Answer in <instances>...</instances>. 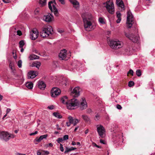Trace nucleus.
Returning <instances> with one entry per match:
<instances>
[{
  "instance_id": "f257e3e1",
  "label": "nucleus",
  "mask_w": 155,
  "mask_h": 155,
  "mask_svg": "<svg viewBox=\"0 0 155 155\" xmlns=\"http://www.w3.org/2000/svg\"><path fill=\"white\" fill-rule=\"evenodd\" d=\"M83 19L84 26L86 30H89L92 26V23L94 21L91 14L89 12L83 13L81 15Z\"/></svg>"
},
{
  "instance_id": "f03ea898",
  "label": "nucleus",
  "mask_w": 155,
  "mask_h": 155,
  "mask_svg": "<svg viewBox=\"0 0 155 155\" xmlns=\"http://www.w3.org/2000/svg\"><path fill=\"white\" fill-rule=\"evenodd\" d=\"M61 100L63 104H66L67 108L69 109H74V107L79 105L80 103L75 98L68 101V97L66 96L62 97Z\"/></svg>"
},
{
  "instance_id": "7ed1b4c3",
  "label": "nucleus",
  "mask_w": 155,
  "mask_h": 155,
  "mask_svg": "<svg viewBox=\"0 0 155 155\" xmlns=\"http://www.w3.org/2000/svg\"><path fill=\"white\" fill-rule=\"evenodd\" d=\"M108 43L111 48L114 49H118L122 47L121 42L119 41L110 40L107 39Z\"/></svg>"
},
{
  "instance_id": "20e7f679",
  "label": "nucleus",
  "mask_w": 155,
  "mask_h": 155,
  "mask_svg": "<svg viewBox=\"0 0 155 155\" xmlns=\"http://www.w3.org/2000/svg\"><path fill=\"white\" fill-rule=\"evenodd\" d=\"M53 31L52 28L51 26L46 27L44 28L40 32V36L43 38L48 37L49 34H51Z\"/></svg>"
},
{
  "instance_id": "39448f33",
  "label": "nucleus",
  "mask_w": 155,
  "mask_h": 155,
  "mask_svg": "<svg viewBox=\"0 0 155 155\" xmlns=\"http://www.w3.org/2000/svg\"><path fill=\"white\" fill-rule=\"evenodd\" d=\"M127 24L128 28H130L134 23L133 15L130 11L127 12Z\"/></svg>"
},
{
  "instance_id": "423d86ee",
  "label": "nucleus",
  "mask_w": 155,
  "mask_h": 155,
  "mask_svg": "<svg viewBox=\"0 0 155 155\" xmlns=\"http://www.w3.org/2000/svg\"><path fill=\"white\" fill-rule=\"evenodd\" d=\"M104 4L106 5L105 6L109 13L112 14L114 13V9L113 2L110 1H107L106 3H104Z\"/></svg>"
},
{
  "instance_id": "0eeeda50",
  "label": "nucleus",
  "mask_w": 155,
  "mask_h": 155,
  "mask_svg": "<svg viewBox=\"0 0 155 155\" xmlns=\"http://www.w3.org/2000/svg\"><path fill=\"white\" fill-rule=\"evenodd\" d=\"M97 131L99 135L102 138L104 137V134L105 132V128L103 126L101 125L97 126Z\"/></svg>"
},
{
  "instance_id": "6e6552de",
  "label": "nucleus",
  "mask_w": 155,
  "mask_h": 155,
  "mask_svg": "<svg viewBox=\"0 0 155 155\" xmlns=\"http://www.w3.org/2000/svg\"><path fill=\"white\" fill-rule=\"evenodd\" d=\"M124 34L127 38L132 41L136 43L138 41V38L133 34H129L125 32Z\"/></svg>"
},
{
  "instance_id": "1a4fd4ad",
  "label": "nucleus",
  "mask_w": 155,
  "mask_h": 155,
  "mask_svg": "<svg viewBox=\"0 0 155 155\" xmlns=\"http://www.w3.org/2000/svg\"><path fill=\"white\" fill-rule=\"evenodd\" d=\"M61 91L57 87H53L51 91V95L52 97H55L59 95L61 93Z\"/></svg>"
},
{
  "instance_id": "9d476101",
  "label": "nucleus",
  "mask_w": 155,
  "mask_h": 155,
  "mask_svg": "<svg viewBox=\"0 0 155 155\" xmlns=\"http://www.w3.org/2000/svg\"><path fill=\"white\" fill-rule=\"evenodd\" d=\"M80 88L79 87L74 88L71 93V95L74 97H78L80 95Z\"/></svg>"
},
{
  "instance_id": "9b49d317",
  "label": "nucleus",
  "mask_w": 155,
  "mask_h": 155,
  "mask_svg": "<svg viewBox=\"0 0 155 155\" xmlns=\"http://www.w3.org/2000/svg\"><path fill=\"white\" fill-rule=\"evenodd\" d=\"M8 135L9 134L7 132L2 131L0 134V138L7 141L9 140Z\"/></svg>"
},
{
  "instance_id": "f8f14e48",
  "label": "nucleus",
  "mask_w": 155,
  "mask_h": 155,
  "mask_svg": "<svg viewBox=\"0 0 155 155\" xmlns=\"http://www.w3.org/2000/svg\"><path fill=\"white\" fill-rule=\"evenodd\" d=\"M67 51L65 49L61 50L59 54V57L60 60H65L66 58Z\"/></svg>"
},
{
  "instance_id": "ddd939ff",
  "label": "nucleus",
  "mask_w": 155,
  "mask_h": 155,
  "mask_svg": "<svg viewBox=\"0 0 155 155\" xmlns=\"http://www.w3.org/2000/svg\"><path fill=\"white\" fill-rule=\"evenodd\" d=\"M30 33L32 40H35L38 38V34L37 30H33Z\"/></svg>"
},
{
  "instance_id": "4468645a",
  "label": "nucleus",
  "mask_w": 155,
  "mask_h": 155,
  "mask_svg": "<svg viewBox=\"0 0 155 155\" xmlns=\"http://www.w3.org/2000/svg\"><path fill=\"white\" fill-rule=\"evenodd\" d=\"M53 18L54 17L53 15L50 14H48L47 15H45L43 19L45 21L49 22L52 21Z\"/></svg>"
},
{
  "instance_id": "2eb2a0df",
  "label": "nucleus",
  "mask_w": 155,
  "mask_h": 155,
  "mask_svg": "<svg viewBox=\"0 0 155 155\" xmlns=\"http://www.w3.org/2000/svg\"><path fill=\"white\" fill-rule=\"evenodd\" d=\"M38 75V73L34 71H29L28 75V78H33Z\"/></svg>"
},
{
  "instance_id": "dca6fc26",
  "label": "nucleus",
  "mask_w": 155,
  "mask_h": 155,
  "mask_svg": "<svg viewBox=\"0 0 155 155\" xmlns=\"http://www.w3.org/2000/svg\"><path fill=\"white\" fill-rule=\"evenodd\" d=\"M38 87L40 89L43 90L45 89L46 85L43 81H39L38 82Z\"/></svg>"
},
{
  "instance_id": "f3484780",
  "label": "nucleus",
  "mask_w": 155,
  "mask_h": 155,
  "mask_svg": "<svg viewBox=\"0 0 155 155\" xmlns=\"http://www.w3.org/2000/svg\"><path fill=\"white\" fill-rule=\"evenodd\" d=\"M82 101L81 103L80 108L81 110L86 109L87 107L86 101L83 98L82 99Z\"/></svg>"
},
{
  "instance_id": "a211bd4d",
  "label": "nucleus",
  "mask_w": 155,
  "mask_h": 155,
  "mask_svg": "<svg viewBox=\"0 0 155 155\" xmlns=\"http://www.w3.org/2000/svg\"><path fill=\"white\" fill-rule=\"evenodd\" d=\"M47 137L48 135L47 134L41 135L40 136L39 138H38V137H36V138L35 139V140L37 142H39L43 139L46 138Z\"/></svg>"
},
{
  "instance_id": "6ab92c4d",
  "label": "nucleus",
  "mask_w": 155,
  "mask_h": 155,
  "mask_svg": "<svg viewBox=\"0 0 155 155\" xmlns=\"http://www.w3.org/2000/svg\"><path fill=\"white\" fill-rule=\"evenodd\" d=\"M116 3L118 6L122 8H124V4L122 0H116Z\"/></svg>"
},
{
  "instance_id": "aec40b11",
  "label": "nucleus",
  "mask_w": 155,
  "mask_h": 155,
  "mask_svg": "<svg viewBox=\"0 0 155 155\" xmlns=\"http://www.w3.org/2000/svg\"><path fill=\"white\" fill-rule=\"evenodd\" d=\"M70 2L72 3L74 7H78L79 5V3L78 1L76 0H69Z\"/></svg>"
},
{
  "instance_id": "412c9836",
  "label": "nucleus",
  "mask_w": 155,
  "mask_h": 155,
  "mask_svg": "<svg viewBox=\"0 0 155 155\" xmlns=\"http://www.w3.org/2000/svg\"><path fill=\"white\" fill-rule=\"evenodd\" d=\"M52 7L53 9L52 12H54V14L56 16H58V10L56 8L54 4L52 5Z\"/></svg>"
},
{
  "instance_id": "4be33fe9",
  "label": "nucleus",
  "mask_w": 155,
  "mask_h": 155,
  "mask_svg": "<svg viewBox=\"0 0 155 155\" xmlns=\"http://www.w3.org/2000/svg\"><path fill=\"white\" fill-rule=\"evenodd\" d=\"M82 117L84 120L86 122L88 123L90 121V119L89 117L86 115H82Z\"/></svg>"
},
{
  "instance_id": "5701e85b",
  "label": "nucleus",
  "mask_w": 155,
  "mask_h": 155,
  "mask_svg": "<svg viewBox=\"0 0 155 155\" xmlns=\"http://www.w3.org/2000/svg\"><path fill=\"white\" fill-rule=\"evenodd\" d=\"M39 58V57L36 55L32 54L30 55L29 57L30 60H33L34 59H38Z\"/></svg>"
},
{
  "instance_id": "b1692460",
  "label": "nucleus",
  "mask_w": 155,
  "mask_h": 155,
  "mask_svg": "<svg viewBox=\"0 0 155 155\" xmlns=\"http://www.w3.org/2000/svg\"><path fill=\"white\" fill-rule=\"evenodd\" d=\"M54 4L55 5H56V3L55 0H54L53 1H51L48 2V7L51 11H52L53 9L51 5V4Z\"/></svg>"
},
{
  "instance_id": "393cba45",
  "label": "nucleus",
  "mask_w": 155,
  "mask_h": 155,
  "mask_svg": "<svg viewBox=\"0 0 155 155\" xmlns=\"http://www.w3.org/2000/svg\"><path fill=\"white\" fill-rule=\"evenodd\" d=\"M39 3L41 7H44L46 5V0H39Z\"/></svg>"
},
{
  "instance_id": "a878e982",
  "label": "nucleus",
  "mask_w": 155,
  "mask_h": 155,
  "mask_svg": "<svg viewBox=\"0 0 155 155\" xmlns=\"http://www.w3.org/2000/svg\"><path fill=\"white\" fill-rule=\"evenodd\" d=\"M76 149V148H74L73 147H71V148H68V147H66V150L64 151L65 153H67L68 152L71 151L73 150H74Z\"/></svg>"
},
{
  "instance_id": "bb28decb",
  "label": "nucleus",
  "mask_w": 155,
  "mask_h": 155,
  "mask_svg": "<svg viewBox=\"0 0 155 155\" xmlns=\"http://www.w3.org/2000/svg\"><path fill=\"white\" fill-rule=\"evenodd\" d=\"M41 63L40 62L38 61H35L32 64L33 66L36 67V68H38L41 65Z\"/></svg>"
},
{
  "instance_id": "cd10ccee",
  "label": "nucleus",
  "mask_w": 155,
  "mask_h": 155,
  "mask_svg": "<svg viewBox=\"0 0 155 155\" xmlns=\"http://www.w3.org/2000/svg\"><path fill=\"white\" fill-rule=\"evenodd\" d=\"M26 87L28 88L31 89L33 87V83L31 82H28L26 84Z\"/></svg>"
},
{
  "instance_id": "c85d7f7f",
  "label": "nucleus",
  "mask_w": 155,
  "mask_h": 155,
  "mask_svg": "<svg viewBox=\"0 0 155 155\" xmlns=\"http://www.w3.org/2000/svg\"><path fill=\"white\" fill-rule=\"evenodd\" d=\"M53 115L55 117L58 118H61L62 117V116L60 114L57 112H54L53 113Z\"/></svg>"
},
{
  "instance_id": "c756f323",
  "label": "nucleus",
  "mask_w": 155,
  "mask_h": 155,
  "mask_svg": "<svg viewBox=\"0 0 155 155\" xmlns=\"http://www.w3.org/2000/svg\"><path fill=\"white\" fill-rule=\"evenodd\" d=\"M25 42L23 40H21L19 42V47L20 48H22L25 45Z\"/></svg>"
},
{
  "instance_id": "7c9ffc66",
  "label": "nucleus",
  "mask_w": 155,
  "mask_h": 155,
  "mask_svg": "<svg viewBox=\"0 0 155 155\" xmlns=\"http://www.w3.org/2000/svg\"><path fill=\"white\" fill-rule=\"evenodd\" d=\"M141 72L140 70L138 69L136 70V74L137 76L138 77H140L141 75Z\"/></svg>"
},
{
  "instance_id": "2f4dec72",
  "label": "nucleus",
  "mask_w": 155,
  "mask_h": 155,
  "mask_svg": "<svg viewBox=\"0 0 155 155\" xmlns=\"http://www.w3.org/2000/svg\"><path fill=\"white\" fill-rule=\"evenodd\" d=\"M68 119L69 120V121L70 122L71 124H74V119H73L72 117L69 116L68 117Z\"/></svg>"
},
{
  "instance_id": "473e14b6",
  "label": "nucleus",
  "mask_w": 155,
  "mask_h": 155,
  "mask_svg": "<svg viewBox=\"0 0 155 155\" xmlns=\"http://www.w3.org/2000/svg\"><path fill=\"white\" fill-rule=\"evenodd\" d=\"M11 68L12 69V72L13 73V74L14 75L15 77L17 78V79L18 78V75L16 74L15 70H13L12 67H11Z\"/></svg>"
},
{
  "instance_id": "72a5a7b5",
  "label": "nucleus",
  "mask_w": 155,
  "mask_h": 155,
  "mask_svg": "<svg viewBox=\"0 0 155 155\" xmlns=\"http://www.w3.org/2000/svg\"><path fill=\"white\" fill-rule=\"evenodd\" d=\"M134 82L132 81H130L128 83V86L129 87H131L134 85Z\"/></svg>"
},
{
  "instance_id": "f704fd0d",
  "label": "nucleus",
  "mask_w": 155,
  "mask_h": 155,
  "mask_svg": "<svg viewBox=\"0 0 155 155\" xmlns=\"http://www.w3.org/2000/svg\"><path fill=\"white\" fill-rule=\"evenodd\" d=\"M134 71L132 69H130L127 72V76H129V74H130L132 76L133 75Z\"/></svg>"
},
{
  "instance_id": "c9c22d12",
  "label": "nucleus",
  "mask_w": 155,
  "mask_h": 155,
  "mask_svg": "<svg viewBox=\"0 0 155 155\" xmlns=\"http://www.w3.org/2000/svg\"><path fill=\"white\" fill-rule=\"evenodd\" d=\"M39 8H36L35 11V14L36 15H38L39 14Z\"/></svg>"
},
{
  "instance_id": "e433bc0d",
  "label": "nucleus",
  "mask_w": 155,
  "mask_h": 155,
  "mask_svg": "<svg viewBox=\"0 0 155 155\" xmlns=\"http://www.w3.org/2000/svg\"><path fill=\"white\" fill-rule=\"evenodd\" d=\"M64 140L62 138H58L57 140V141L58 143H62Z\"/></svg>"
},
{
  "instance_id": "4c0bfd02",
  "label": "nucleus",
  "mask_w": 155,
  "mask_h": 155,
  "mask_svg": "<svg viewBox=\"0 0 155 155\" xmlns=\"http://www.w3.org/2000/svg\"><path fill=\"white\" fill-rule=\"evenodd\" d=\"M100 115L98 114H97L95 116V120H99L100 118Z\"/></svg>"
},
{
  "instance_id": "58836bf2",
  "label": "nucleus",
  "mask_w": 155,
  "mask_h": 155,
  "mask_svg": "<svg viewBox=\"0 0 155 155\" xmlns=\"http://www.w3.org/2000/svg\"><path fill=\"white\" fill-rule=\"evenodd\" d=\"M22 61L21 60H19L18 61V67L20 68H21V67L22 66Z\"/></svg>"
},
{
  "instance_id": "ea45409f",
  "label": "nucleus",
  "mask_w": 155,
  "mask_h": 155,
  "mask_svg": "<svg viewBox=\"0 0 155 155\" xmlns=\"http://www.w3.org/2000/svg\"><path fill=\"white\" fill-rule=\"evenodd\" d=\"M76 66L75 64L74 63H72L71 66V68H72V70L75 68H76Z\"/></svg>"
},
{
  "instance_id": "a19ab883",
  "label": "nucleus",
  "mask_w": 155,
  "mask_h": 155,
  "mask_svg": "<svg viewBox=\"0 0 155 155\" xmlns=\"http://www.w3.org/2000/svg\"><path fill=\"white\" fill-rule=\"evenodd\" d=\"M117 16L118 18H121V14L119 12H117L116 13Z\"/></svg>"
},
{
  "instance_id": "79ce46f5",
  "label": "nucleus",
  "mask_w": 155,
  "mask_h": 155,
  "mask_svg": "<svg viewBox=\"0 0 155 155\" xmlns=\"http://www.w3.org/2000/svg\"><path fill=\"white\" fill-rule=\"evenodd\" d=\"M99 21L102 24L104 23V19L102 18H99Z\"/></svg>"
},
{
  "instance_id": "37998d69",
  "label": "nucleus",
  "mask_w": 155,
  "mask_h": 155,
  "mask_svg": "<svg viewBox=\"0 0 155 155\" xmlns=\"http://www.w3.org/2000/svg\"><path fill=\"white\" fill-rule=\"evenodd\" d=\"M45 146L47 147H53V145L52 143H50L48 144H46Z\"/></svg>"
},
{
  "instance_id": "c03bdc74",
  "label": "nucleus",
  "mask_w": 155,
  "mask_h": 155,
  "mask_svg": "<svg viewBox=\"0 0 155 155\" xmlns=\"http://www.w3.org/2000/svg\"><path fill=\"white\" fill-rule=\"evenodd\" d=\"M64 140H66L68 139V136L67 135H64L63 138Z\"/></svg>"
},
{
  "instance_id": "a18cd8bd",
  "label": "nucleus",
  "mask_w": 155,
  "mask_h": 155,
  "mask_svg": "<svg viewBox=\"0 0 155 155\" xmlns=\"http://www.w3.org/2000/svg\"><path fill=\"white\" fill-rule=\"evenodd\" d=\"M15 136L13 134H9V135H8L9 140L11 138H14L15 137Z\"/></svg>"
},
{
  "instance_id": "49530a36",
  "label": "nucleus",
  "mask_w": 155,
  "mask_h": 155,
  "mask_svg": "<svg viewBox=\"0 0 155 155\" xmlns=\"http://www.w3.org/2000/svg\"><path fill=\"white\" fill-rule=\"evenodd\" d=\"M78 122V120L77 119H74V125L75 126L77 124Z\"/></svg>"
},
{
  "instance_id": "de8ad7c7",
  "label": "nucleus",
  "mask_w": 155,
  "mask_h": 155,
  "mask_svg": "<svg viewBox=\"0 0 155 155\" xmlns=\"http://www.w3.org/2000/svg\"><path fill=\"white\" fill-rule=\"evenodd\" d=\"M17 35L20 36H21L22 35L21 31L20 30H18L17 31Z\"/></svg>"
},
{
  "instance_id": "09e8293b",
  "label": "nucleus",
  "mask_w": 155,
  "mask_h": 155,
  "mask_svg": "<svg viewBox=\"0 0 155 155\" xmlns=\"http://www.w3.org/2000/svg\"><path fill=\"white\" fill-rule=\"evenodd\" d=\"M116 106L117 108L119 110H121L122 108V107L119 104L117 105Z\"/></svg>"
},
{
  "instance_id": "8fccbe9b",
  "label": "nucleus",
  "mask_w": 155,
  "mask_h": 155,
  "mask_svg": "<svg viewBox=\"0 0 155 155\" xmlns=\"http://www.w3.org/2000/svg\"><path fill=\"white\" fill-rule=\"evenodd\" d=\"M48 108L49 109L52 110L54 108V106L53 105L48 106Z\"/></svg>"
},
{
  "instance_id": "3c124183",
  "label": "nucleus",
  "mask_w": 155,
  "mask_h": 155,
  "mask_svg": "<svg viewBox=\"0 0 155 155\" xmlns=\"http://www.w3.org/2000/svg\"><path fill=\"white\" fill-rule=\"evenodd\" d=\"M92 112L91 109H88L87 110V113L88 114H90Z\"/></svg>"
},
{
  "instance_id": "603ef678",
  "label": "nucleus",
  "mask_w": 155,
  "mask_h": 155,
  "mask_svg": "<svg viewBox=\"0 0 155 155\" xmlns=\"http://www.w3.org/2000/svg\"><path fill=\"white\" fill-rule=\"evenodd\" d=\"M38 133L37 131H35L34 133H31L30 134V135L33 136L37 134Z\"/></svg>"
},
{
  "instance_id": "864d4df0",
  "label": "nucleus",
  "mask_w": 155,
  "mask_h": 155,
  "mask_svg": "<svg viewBox=\"0 0 155 155\" xmlns=\"http://www.w3.org/2000/svg\"><path fill=\"white\" fill-rule=\"evenodd\" d=\"M93 144L94 146H95V147H97L98 148H101V147L97 145V144H96L95 143H93Z\"/></svg>"
},
{
  "instance_id": "5fc2aeb1",
  "label": "nucleus",
  "mask_w": 155,
  "mask_h": 155,
  "mask_svg": "<svg viewBox=\"0 0 155 155\" xmlns=\"http://www.w3.org/2000/svg\"><path fill=\"white\" fill-rule=\"evenodd\" d=\"M61 4L64 5L65 4V2L64 0H59Z\"/></svg>"
},
{
  "instance_id": "6e6d98bb",
  "label": "nucleus",
  "mask_w": 155,
  "mask_h": 155,
  "mask_svg": "<svg viewBox=\"0 0 155 155\" xmlns=\"http://www.w3.org/2000/svg\"><path fill=\"white\" fill-rule=\"evenodd\" d=\"M100 141L101 143H102L104 144H105L104 141L102 139L100 140Z\"/></svg>"
},
{
  "instance_id": "4d7b16f0",
  "label": "nucleus",
  "mask_w": 155,
  "mask_h": 155,
  "mask_svg": "<svg viewBox=\"0 0 155 155\" xmlns=\"http://www.w3.org/2000/svg\"><path fill=\"white\" fill-rule=\"evenodd\" d=\"M66 124L67 126L68 127H69L70 126L71 124L70 123V122L69 121V122H67L66 123Z\"/></svg>"
},
{
  "instance_id": "13d9d810",
  "label": "nucleus",
  "mask_w": 155,
  "mask_h": 155,
  "mask_svg": "<svg viewBox=\"0 0 155 155\" xmlns=\"http://www.w3.org/2000/svg\"><path fill=\"white\" fill-rule=\"evenodd\" d=\"M11 110L10 109L8 108L6 110V114H7L8 113H9L10 112V111H11Z\"/></svg>"
},
{
  "instance_id": "bf43d9fd",
  "label": "nucleus",
  "mask_w": 155,
  "mask_h": 155,
  "mask_svg": "<svg viewBox=\"0 0 155 155\" xmlns=\"http://www.w3.org/2000/svg\"><path fill=\"white\" fill-rule=\"evenodd\" d=\"M121 20V18H118L116 21L117 23H119L120 21Z\"/></svg>"
},
{
  "instance_id": "052dcab7",
  "label": "nucleus",
  "mask_w": 155,
  "mask_h": 155,
  "mask_svg": "<svg viewBox=\"0 0 155 155\" xmlns=\"http://www.w3.org/2000/svg\"><path fill=\"white\" fill-rule=\"evenodd\" d=\"M45 155H48L49 154V152L48 151H45Z\"/></svg>"
},
{
  "instance_id": "680f3d73",
  "label": "nucleus",
  "mask_w": 155,
  "mask_h": 155,
  "mask_svg": "<svg viewBox=\"0 0 155 155\" xmlns=\"http://www.w3.org/2000/svg\"><path fill=\"white\" fill-rule=\"evenodd\" d=\"M37 154L38 155H41V152L38 151L37 152Z\"/></svg>"
},
{
  "instance_id": "e2e57ef3",
  "label": "nucleus",
  "mask_w": 155,
  "mask_h": 155,
  "mask_svg": "<svg viewBox=\"0 0 155 155\" xmlns=\"http://www.w3.org/2000/svg\"><path fill=\"white\" fill-rule=\"evenodd\" d=\"M60 150L62 152H63L64 150L63 147H60Z\"/></svg>"
},
{
  "instance_id": "0e129e2a",
  "label": "nucleus",
  "mask_w": 155,
  "mask_h": 155,
  "mask_svg": "<svg viewBox=\"0 0 155 155\" xmlns=\"http://www.w3.org/2000/svg\"><path fill=\"white\" fill-rule=\"evenodd\" d=\"M16 155H26L25 154H23V153H18Z\"/></svg>"
},
{
  "instance_id": "69168bd1",
  "label": "nucleus",
  "mask_w": 155,
  "mask_h": 155,
  "mask_svg": "<svg viewBox=\"0 0 155 155\" xmlns=\"http://www.w3.org/2000/svg\"><path fill=\"white\" fill-rule=\"evenodd\" d=\"M71 144L73 145H74L76 144V143L74 141H72Z\"/></svg>"
},
{
  "instance_id": "338daca9",
  "label": "nucleus",
  "mask_w": 155,
  "mask_h": 155,
  "mask_svg": "<svg viewBox=\"0 0 155 155\" xmlns=\"http://www.w3.org/2000/svg\"><path fill=\"white\" fill-rule=\"evenodd\" d=\"M41 155H45V151H43L42 152H41Z\"/></svg>"
},
{
  "instance_id": "774afa93",
  "label": "nucleus",
  "mask_w": 155,
  "mask_h": 155,
  "mask_svg": "<svg viewBox=\"0 0 155 155\" xmlns=\"http://www.w3.org/2000/svg\"><path fill=\"white\" fill-rule=\"evenodd\" d=\"M3 98V96L1 94H0V101H1L2 99Z\"/></svg>"
}]
</instances>
